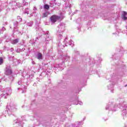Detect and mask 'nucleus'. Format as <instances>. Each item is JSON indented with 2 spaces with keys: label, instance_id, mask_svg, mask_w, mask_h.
Wrapping results in <instances>:
<instances>
[{
  "label": "nucleus",
  "instance_id": "1",
  "mask_svg": "<svg viewBox=\"0 0 127 127\" xmlns=\"http://www.w3.org/2000/svg\"><path fill=\"white\" fill-rule=\"evenodd\" d=\"M15 111H16V106H15V105L10 103L9 106L6 107V111H4L3 114H4V115L8 114L9 116H10L11 113L15 112Z\"/></svg>",
  "mask_w": 127,
  "mask_h": 127
},
{
  "label": "nucleus",
  "instance_id": "2",
  "mask_svg": "<svg viewBox=\"0 0 127 127\" xmlns=\"http://www.w3.org/2000/svg\"><path fill=\"white\" fill-rule=\"evenodd\" d=\"M61 19H62V17L54 15L51 17L50 21L52 22V24H53V23H55L57 20H61Z\"/></svg>",
  "mask_w": 127,
  "mask_h": 127
},
{
  "label": "nucleus",
  "instance_id": "3",
  "mask_svg": "<svg viewBox=\"0 0 127 127\" xmlns=\"http://www.w3.org/2000/svg\"><path fill=\"white\" fill-rule=\"evenodd\" d=\"M64 30H65V24L62 23L58 26L57 32H58V33H63V32H64Z\"/></svg>",
  "mask_w": 127,
  "mask_h": 127
},
{
  "label": "nucleus",
  "instance_id": "4",
  "mask_svg": "<svg viewBox=\"0 0 127 127\" xmlns=\"http://www.w3.org/2000/svg\"><path fill=\"white\" fill-rule=\"evenodd\" d=\"M14 122L16 124V127H22V123H21L20 118H18L17 120H15Z\"/></svg>",
  "mask_w": 127,
  "mask_h": 127
},
{
  "label": "nucleus",
  "instance_id": "5",
  "mask_svg": "<svg viewBox=\"0 0 127 127\" xmlns=\"http://www.w3.org/2000/svg\"><path fill=\"white\" fill-rule=\"evenodd\" d=\"M12 73V71L11 70V68H10V66L8 65L6 67L5 74V75H10Z\"/></svg>",
  "mask_w": 127,
  "mask_h": 127
},
{
  "label": "nucleus",
  "instance_id": "6",
  "mask_svg": "<svg viewBox=\"0 0 127 127\" xmlns=\"http://www.w3.org/2000/svg\"><path fill=\"white\" fill-rule=\"evenodd\" d=\"M127 114V107H124L122 111V116H126Z\"/></svg>",
  "mask_w": 127,
  "mask_h": 127
},
{
  "label": "nucleus",
  "instance_id": "7",
  "mask_svg": "<svg viewBox=\"0 0 127 127\" xmlns=\"http://www.w3.org/2000/svg\"><path fill=\"white\" fill-rule=\"evenodd\" d=\"M18 41H19V40L18 39H16L11 40V43L12 44H16V43H18Z\"/></svg>",
  "mask_w": 127,
  "mask_h": 127
},
{
  "label": "nucleus",
  "instance_id": "8",
  "mask_svg": "<svg viewBox=\"0 0 127 127\" xmlns=\"http://www.w3.org/2000/svg\"><path fill=\"white\" fill-rule=\"evenodd\" d=\"M37 58L39 60H42V54H41L40 53H38L37 55Z\"/></svg>",
  "mask_w": 127,
  "mask_h": 127
},
{
  "label": "nucleus",
  "instance_id": "9",
  "mask_svg": "<svg viewBox=\"0 0 127 127\" xmlns=\"http://www.w3.org/2000/svg\"><path fill=\"white\" fill-rule=\"evenodd\" d=\"M48 14H49V12L46 11L43 13L42 17H47V15H48Z\"/></svg>",
  "mask_w": 127,
  "mask_h": 127
},
{
  "label": "nucleus",
  "instance_id": "10",
  "mask_svg": "<svg viewBox=\"0 0 127 127\" xmlns=\"http://www.w3.org/2000/svg\"><path fill=\"white\" fill-rule=\"evenodd\" d=\"M57 35L59 39L61 40L62 38H63V36L62 35V33H59L57 32Z\"/></svg>",
  "mask_w": 127,
  "mask_h": 127
},
{
  "label": "nucleus",
  "instance_id": "11",
  "mask_svg": "<svg viewBox=\"0 0 127 127\" xmlns=\"http://www.w3.org/2000/svg\"><path fill=\"white\" fill-rule=\"evenodd\" d=\"M50 7L47 4H45L44 5V9H46L47 10H48V9H49Z\"/></svg>",
  "mask_w": 127,
  "mask_h": 127
},
{
  "label": "nucleus",
  "instance_id": "12",
  "mask_svg": "<svg viewBox=\"0 0 127 127\" xmlns=\"http://www.w3.org/2000/svg\"><path fill=\"white\" fill-rule=\"evenodd\" d=\"M6 96H7V93L6 92H3V94H1V97H3L4 99L6 98Z\"/></svg>",
  "mask_w": 127,
  "mask_h": 127
},
{
  "label": "nucleus",
  "instance_id": "13",
  "mask_svg": "<svg viewBox=\"0 0 127 127\" xmlns=\"http://www.w3.org/2000/svg\"><path fill=\"white\" fill-rule=\"evenodd\" d=\"M29 11H30V10L28 8H26L25 9L24 13H27V14H29Z\"/></svg>",
  "mask_w": 127,
  "mask_h": 127
},
{
  "label": "nucleus",
  "instance_id": "14",
  "mask_svg": "<svg viewBox=\"0 0 127 127\" xmlns=\"http://www.w3.org/2000/svg\"><path fill=\"white\" fill-rule=\"evenodd\" d=\"M69 45H70L71 46H74V42L72 40H69Z\"/></svg>",
  "mask_w": 127,
  "mask_h": 127
},
{
  "label": "nucleus",
  "instance_id": "15",
  "mask_svg": "<svg viewBox=\"0 0 127 127\" xmlns=\"http://www.w3.org/2000/svg\"><path fill=\"white\" fill-rule=\"evenodd\" d=\"M37 11V8L34 6L33 9V13H36Z\"/></svg>",
  "mask_w": 127,
  "mask_h": 127
},
{
  "label": "nucleus",
  "instance_id": "16",
  "mask_svg": "<svg viewBox=\"0 0 127 127\" xmlns=\"http://www.w3.org/2000/svg\"><path fill=\"white\" fill-rule=\"evenodd\" d=\"M18 25V23L17 21L14 22V28H16L17 27V25Z\"/></svg>",
  "mask_w": 127,
  "mask_h": 127
},
{
  "label": "nucleus",
  "instance_id": "17",
  "mask_svg": "<svg viewBox=\"0 0 127 127\" xmlns=\"http://www.w3.org/2000/svg\"><path fill=\"white\" fill-rule=\"evenodd\" d=\"M81 122H79L78 123H76L75 125V127H81Z\"/></svg>",
  "mask_w": 127,
  "mask_h": 127
},
{
  "label": "nucleus",
  "instance_id": "18",
  "mask_svg": "<svg viewBox=\"0 0 127 127\" xmlns=\"http://www.w3.org/2000/svg\"><path fill=\"white\" fill-rule=\"evenodd\" d=\"M32 24H33V22H30L27 23V25H28V26H32Z\"/></svg>",
  "mask_w": 127,
  "mask_h": 127
},
{
  "label": "nucleus",
  "instance_id": "19",
  "mask_svg": "<svg viewBox=\"0 0 127 127\" xmlns=\"http://www.w3.org/2000/svg\"><path fill=\"white\" fill-rule=\"evenodd\" d=\"M122 18L124 20H127V17L126 16H122Z\"/></svg>",
  "mask_w": 127,
  "mask_h": 127
},
{
  "label": "nucleus",
  "instance_id": "20",
  "mask_svg": "<svg viewBox=\"0 0 127 127\" xmlns=\"http://www.w3.org/2000/svg\"><path fill=\"white\" fill-rule=\"evenodd\" d=\"M3 62H2V58H0V65H1L2 64Z\"/></svg>",
  "mask_w": 127,
  "mask_h": 127
},
{
  "label": "nucleus",
  "instance_id": "21",
  "mask_svg": "<svg viewBox=\"0 0 127 127\" xmlns=\"http://www.w3.org/2000/svg\"><path fill=\"white\" fill-rule=\"evenodd\" d=\"M127 15V12L124 11L123 13V16H125Z\"/></svg>",
  "mask_w": 127,
  "mask_h": 127
},
{
  "label": "nucleus",
  "instance_id": "22",
  "mask_svg": "<svg viewBox=\"0 0 127 127\" xmlns=\"http://www.w3.org/2000/svg\"><path fill=\"white\" fill-rule=\"evenodd\" d=\"M32 64H33V65H35V62L33 61H32Z\"/></svg>",
  "mask_w": 127,
  "mask_h": 127
},
{
  "label": "nucleus",
  "instance_id": "23",
  "mask_svg": "<svg viewBox=\"0 0 127 127\" xmlns=\"http://www.w3.org/2000/svg\"><path fill=\"white\" fill-rule=\"evenodd\" d=\"M78 104H79V105H83V103L81 102H79Z\"/></svg>",
  "mask_w": 127,
  "mask_h": 127
},
{
  "label": "nucleus",
  "instance_id": "24",
  "mask_svg": "<svg viewBox=\"0 0 127 127\" xmlns=\"http://www.w3.org/2000/svg\"><path fill=\"white\" fill-rule=\"evenodd\" d=\"M66 8H68V7H70V5H66Z\"/></svg>",
  "mask_w": 127,
  "mask_h": 127
},
{
  "label": "nucleus",
  "instance_id": "25",
  "mask_svg": "<svg viewBox=\"0 0 127 127\" xmlns=\"http://www.w3.org/2000/svg\"><path fill=\"white\" fill-rule=\"evenodd\" d=\"M106 110H109V107H108V106H107V107H106Z\"/></svg>",
  "mask_w": 127,
  "mask_h": 127
},
{
  "label": "nucleus",
  "instance_id": "26",
  "mask_svg": "<svg viewBox=\"0 0 127 127\" xmlns=\"http://www.w3.org/2000/svg\"><path fill=\"white\" fill-rule=\"evenodd\" d=\"M2 30H5V28H4V27H3V28H2Z\"/></svg>",
  "mask_w": 127,
  "mask_h": 127
},
{
  "label": "nucleus",
  "instance_id": "27",
  "mask_svg": "<svg viewBox=\"0 0 127 127\" xmlns=\"http://www.w3.org/2000/svg\"><path fill=\"white\" fill-rule=\"evenodd\" d=\"M11 81H12V80H13V77L12 76H11Z\"/></svg>",
  "mask_w": 127,
  "mask_h": 127
},
{
  "label": "nucleus",
  "instance_id": "28",
  "mask_svg": "<svg viewBox=\"0 0 127 127\" xmlns=\"http://www.w3.org/2000/svg\"><path fill=\"white\" fill-rule=\"evenodd\" d=\"M18 18H20V21H21V19L20 18V17H18Z\"/></svg>",
  "mask_w": 127,
  "mask_h": 127
},
{
  "label": "nucleus",
  "instance_id": "29",
  "mask_svg": "<svg viewBox=\"0 0 127 127\" xmlns=\"http://www.w3.org/2000/svg\"><path fill=\"white\" fill-rule=\"evenodd\" d=\"M18 85H20V82L19 81V82H18Z\"/></svg>",
  "mask_w": 127,
  "mask_h": 127
},
{
  "label": "nucleus",
  "instance_id": "30",
  "mask_svg": "<svg viewBox=\"0 0 127 127\" xmlns=\"http://www.w3.org/2000/svg\"><path fill=\"white\" fill-rule=\"evenodd\" d=\"M64 0V1H66V0Z\"/></svg>",
  "mask_w": 127,
  "mask_h": 127
},
{
  "label": "nucleus",
  "instance_id": "31",
  "mask_svg": "<svg viewBox=\"0 0 127 127\" xmlns=\"http://www.w3.org/2000/svg\"><path fill=\"white\" fill-rule=\"evenodd\" d=\"M113 111H114V112H116V110H113Z\"/></svg>",
  "mask_w": 127,
  "mask_h": 127
},
{
  "label": "nucleus",
  "instance_id": "32",
  "mask_svg": "<svg viewBox=\"0 0 127 127\" xmlns=\"http://www.w3.org/2000/svg\"><path fill=\"white\" fill-rule=\"evenodd\" d=\"M19 89H20V88H18V90H19Z\"/></svg>",
  "mask_w": 127,
  "mask_h": 127
},
{
  "label": "nucleus",
  "instance_id": "33",
  "mask_svg": "<svg viewBox=\"0 0 127 127\" xmlns=\"http://www.w3.org/2000/svg\"><path fill=\"white\" fill-rule=\"evenodd\" d=\"M31 15H32V14H31Z\"/></svg>",
  "mask_w": 127,
  "mask_h": 127
},
{
  "label": "nucleus",
  "instance_id": "34",
  "mask_svg": "<svg viewBox=\"0 0 127 127\" xmlns=\"http://www.w3.org/2000/svg\"><path fill=\"white\" fill-rule=\"evenodd\" d=\"M22 93H23V91H22Z\"/></svg>",
  "mask_w": 127,
  "mask_h": 127
}]
</instances>
